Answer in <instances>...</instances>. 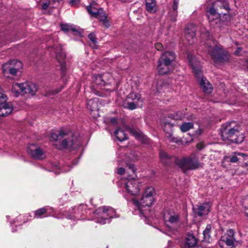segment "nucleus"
I'll return each mask as SVG.
<instances>
[{"mask_svg": "<svg viewBox=\"0 0 248 248\" xmlns=\"http://www.w3.org/2000/svg\"><path fill=\"white\" fill-rule=\"evenodd\" d=\"M246 165H248V164L247 163H246Z\"/></svg>", "mask_w": 248, "mask_h": 248, "instance_id": "obj_55", "label": "nucleus"}, {"mask_svg": "<svg viewBox=\"0 0 248 248\" xmlns=\"http://www.w3.org/2000/svg\"><path fill=\"white\" fill-rule=\"evenodd\" d=\"M175 162L183 170L197 169L202 167V164L195 157H183L181 159L175 158Z\"/></svg>", "mask_w": 248, "mask_h": 248, "instance_id": "obj_9", "label": "nucleus"}, {"mask_svg": "<svg viewBox=\"0 0 248 248\" xmlns=\"http://www.w3.org/2000/svg\"><path fill=\"white\" fill-rule=\"evenodd\" d=\"M51 140L55 141L61 140L58 149H68L75 150L79 147L81 142L79 139L74 135L71 131L66 129H61L58 134L52 133L51 134Z\"/></svg>", "mask_w": 248, "mask_h": 248, "instance_id": "obj_1", "label": "nucleus"}, {"mask_svg": "<svg viewBox=\"0 0 248 248\" xmlns=\"http://www.w3.org/2000/svg\"><path fill=\"white\" fill-rule=\"evenodd\" d=\"M154 192L155 190L154 187L152 186H149L145 189L143 195L146 196L147 197H153Z\"/></svg>", "mask_w": 248, "mask_h": 248, "instance_id": "obj_37", "label": "nucleus"}, {"mask_svg": "<svg viewBox=\"0 0 248 248\" xmlns=\"http://www.w3.org/2000/svg\"><path fill=\"white\" fill-rule=\"evenodd\" d=\"M126 99L131 100V101L139 103V102H142L141 99V95L139 93H131L127 96Z\"/></svg>", "mask_w": 248, "mask_h": 248, "instance_id": "obj_27", "label": "nucleus"}, {"mask_svg": "<svg viewBox=\"0 0 248 248\" xmlns=\"http://www.w3.org/2000/svg\"><path fill=\"white\" fill-rule=\"evenodd\" d=\"M61 29L62 31L64 32H69L72 31L73 32H78L80 34L78 29L75 28L73 25L68 24H62L61 25Z\"/></svg>", "mask_w": 248, "mask_h": 248, "instance_id": "obj_30", "label": "nucleus"}, {"mask_svg": "<svg viewBox=\"0 0 248 248\" xmlns=\"http://www.w3.org/2000/svg\"><path fill=\"white\" fill-rule=\"evenodd\" d=\"M93 14V17L98 19L100 21L105 23L107 21V16L102 8H99L98 11L92 12Z\"/></svg>", "mask_w": 248, "mask_h": 248, "instance_id": "obj_22", "label": "nucleus"}, {"mask_svg": "<svg viewBox=\"0 0 248 248\" xmlns=\"http://www.w3.org/2000/svg\"><path fill=\"white\" fill-rule=\"evenodd\" d=\"M225 248H229V247H227V246H225Z\"/></svg>", "mask_w": 248, "mask_h": 248, "instance_id": "obj_54", "label": "nucleus"}, {"mask_svg": "<svg viewBox=\"0 0 248 248\" xmlns=\"http://www.w3.org/2000/svg\"><path fill=\"white\" fill-rule=\"evenodd\" d=\"M129 168L131 169V170L133 171V172H135V169L133 165H130L129 166Z\"/></svg>", "mask_w": 248, "mask_h": 248, "instance_id": "obj_50", "label": "nucleus"}, {"mask_svg": "<svg viewBox=\"0 0 248 248\" xmlns=\"http://www.w3.org/2000/svg\"><path fill=\"white\" fill-rule=\"evenodd\" d=\"M230 8L227 3L223 1L214 2L212 6L207 10V16L210 25L213 27H218L220 26L221 15H226Z\"/></svg>", "mask_w": 248, "mask_h": 248, "instance_id": "obj_2", "label": "nucleus"}, {"mask_svg": "<svg viewBox=\"0 0 248 248\" xmlns=\"http://www.w3.org/2000/svg\"><path fill=\"white\" fill-rule=\"evenodd\" d=\"M37 90L36 85L29 82L16 83L13 84L11 88V92L16 97L24 95L33 96L36 93Z\"/></svg>", "mask_w": 248, "mask_h": 248, "instance_id": "obj_6", "label": "nucleus"}, {"mask_svg": "<svg viewBox=\"0 0 248 248\" xmlns=\"http://www.w3.org/2000/svg\"><path fill=\"white\" fill-rule=\"evenodd\" d=\"M146 8L147 11L151 13L155 12L156 2L155 0H145Z\"/></svg>", "mask_w": 248, "mask_h": 248, "instance_id": "obj_24", "label": "nucleus"}, {"mask_svg": "<svg viewBox=\"0 0 248 248\" xmlns=\"http://www.w3.org/2000/svg\"><path fill=\"white\" fill-rule=\"evenodd\" d=\"M131 202L133 204L136 206L140 211H142V208L144 207H149L152 205L154 202L153 197L142 196L140 202L136 200L135 199H132Z\"/></svg>", "mask_w": 248, "mask_h": 248, "instance_id": "obj_16", "label": "nucleus"}, {"mask_svg": "<svg viewBox=\"0 0 248 248\" xmlns=\"http://www.w3.org/2000/svg\"><path fill=\"white\" fill-rule=\"evenodd\" d=\"M57 167L58 168L59 170H60V171L62 172H65L69 171L70 170L69 165L67 166H59Z\"/></svg>", "mask_w": 248, "mask_h": 248, "instance_id": "obj_42", "label": "nucleus"}, {"mask_svg": "<svg viewBox=\"0 0 248 248\" xmlns=\"http://www.w3.org/2000/svg\"><path fill=\"white\" fill-rule=\"evenodd\" d=\"M164 219L166 226L171 229H177L181 223L180 215L173 212H165Z\"/></svg>", "mask_w": 248, "mask_h": 248, "instance_id": "obj_11", "label": "nucleus"}, {"mask_svg": "<svg viewBox=\"0 0 248 248\" xmlns=\"http://www.w3.org/2000/svg\"><path fill=\"white\" fill-rule=\"evenodd\" d=\"M185 117V114L181 111H179L176 112L175 115L174 116L173 119L175 120H181Z\"/></svg>", "mask_w": 248, "mask_h": 248, "instance_id": "obj_40", "label": "nucleus"}, {"mask_svg": "<svg viewBox=\"0 0 248 248\" xmlns=\"http://www.w3.org/2000/svg\"><path fill=\"white\" fill-rule=\"evenodd\" d=\"M206 50L208 52L212 58L215 61H221L224 60L226 55L224 51L217 45V42L213 40H208L205 44Z\"/></svg>", "mask_w": 248, "mask_h": 248, "instance_id": "obj_8", "label": "nucleus"}, {"mask_svg": "<svg viewBox=\"0 0 248 248\" xmlns=\"http://www.w3.org/2000/svg\"><path fill=\"white\" fill-rule=\"evenodd\" d=\"M180 130L183 132H186L192 129L193 127V124L192 123H184L179 125Z\"/></svg>", "mask_w": 248, "mask_h": 248, "instance_id": "obj_32", "label": "nucleus"}, {"mask_svg": "<svg viewBox=\"0 0 248 248\" xmlns=\"http://www.w3.org/2000/svg\"><path fill=\"white\" fill-rule=\"evenodd\" d=\"M124 198H125V199H126V200H127V201H128V198H126V195H124Z\"/></svg>", "mask_w": 248, "mask_h": 248, "instance_id": "obj_53", "label": "nucleus"}, {"mask_svg": "<svg viewBox=\"0 0 248 248\" xmlns=\"http://www.w3.org/2000/svg\"><path fill=\"white\" fill-rule=\"evenodd\" d=\"M246 214L248 216V213H246Z\"/></svg>", "mask_w": 248, "mask_h": 248, "instance_id": "obj_56", "label": "nucleus"}, {"mask_svg": "<svg viewBox=\"0 0 248 248\" xmlns=\"http://www.w3.org/2000/svg\"><path fill=\"white\" fill-rule=\"evenodd\" d=\"M233 231L230 230L227 235L222 236L219 242L221 248H233L234 246Z\"/></svg>", "mask_w": 248, "mask_h": 248, "instance_id": "obj_15", "label": "nucleus"}, {"mask_svg": "<svg viewBox=\"0 0 248 248\" xmlns=\"http://www.w3.org/2000/svg\"><path fill=\"white\" fill-rule=\"evenodd\" d=\"M155 46L157 50L161 51L163 50V46L160 43H155Z\"/></svg>", "mask_w": 248, "mask_h": 248, "instance_id": "obj_45", "label": "nucleus"}, {"mask_svg": "<svg viewBox=\"0 0 248 248\" xmlns=\"http://www.w3.org/2000/svg\"><path fill=\"white\" fill-rule=\"evenodd\" d=\"M241 50V48L240 47H238L237 50H236L234 52V54L236 55H238L239 53L240 52Z\"/></svg>", "mask_w": 248, "mask_h": 248, "instance_id": "obj_49", "label": "nucleus"}, {"mask_svg": "<svg viewBox=\"0 0 248 248\" xmlns=\"http://www.w3.org/2000/svg\"><path fill=\"white\" fill-rule=\"evenodd\" d=\"M179 0H173V3L172 6V9L173 11V15L172 16L171 19L173 21H176V17L177 16V8L178 5Z\"/></svg>", "mask_w": 248, "mask_h": 248, "instance_id": "obj_34", "label": "nucleus"}, {"mask_svg": "<svg viewBox=\"0 0 248 248\" xmlns=\"http://www.w3.org/2000/svg\"><path fill=\"white\" fill-rule=\"evenodd\" d=\"M27 152L35 159H42L46 156L43 150L40 148L36 146L34 144L30 145L29 146Z\"/></svg>", "mask_w": 248, "mask_h": 248, "instance_id": "obj_17", "label": "nucleus"}, {"mask_svg": "<svg viewBox=\"0 0 248 248\" xmlns=\"http://www.w3.org/2000/svg\"><path fill=\"white\" fill-rule=\"evenodd\" d=\"M210 206L208 203H204L199 206L197 209V214L201 217L208 214L210 211Z\"/></svg>", "mask_w": 248, "mask_h": 248, "instance_id": "obj_23", "label": "nucleus"}, {"mask_svg": "<svg viewBox=\"0 0 248 248\" xmlns=\"http://www.w3.org/2000/svg\"><path fill=\"white\" fill-rule=\"evenodd\" d=\"M138 104V103L131 101V100L126 98L123 105L125 108L130 110H133L136 108Z\"/></svg>", "mask_w": 248, "mask_h": 248, "instance_id": "obj_29", "label": "nucleus"}, {"mask_svg": "<svg viewBox=\"0 0 248 248\" xmlns=\"http://www.w3.org/2000/svg\"><path fill=\"white\" fill-rule=\"evenodd\" d=\"M50 1L49 0H46V1L42 3V8L43 10L46 9L49 5L50 4Z\"/></svg>", "mask_w": 248, "mask_h": 248, "instance_id": "obj_43", "label": "nucleus"}, {"mask_svg": "<svg viewBox=\"0 0 248 248\" xmlns=\"http://www.w3.org/2000/svg\"><path fill=\"white\" fill-rule=\"evenodd\" d=\"M110 122L112 123H114L116 122V119L115 118H111Z\"/></svg>", "mask_w": 248, "mask_h": 248, "instance_id": "obj_51", "label": "nucleus"}, {"mask_svg": "<svg viewBox=\"0 0 248 248\" xmlns=\"http://www.w3.org/2000/svg\"><path fill=\"white\" fill-rule=\"evenodd\" d=\"M88 38L93 43V45H95L96 43V38L94 33H91L88 35Z\"/></svg>", "mask_w": 248, "mask_h": 248, "instance_id": "obj_41", "label": "nucleus"}, {"mask_svg": "<svg viewBox=\"0 0 248 248\" xmlns=\"http://www.w3.org/2000/svg\"><path fill=\"white\" fill-rule=\"evenodd\" d=\"M93 82L97 85L100 87H103L106 85V82L104 81L102 75H95L93 77Z\"/></svg>", "mask_w": 248, "mask_h": 248, "instance_id": "obj_25", "label": "nucleus"}, {"mask_svg": "<svg viewBox=\"0 0 248 248\" xmlns=\"http://www.w3.org/2000/svg\"><path fill=\"white\" fill-rule=\"evenodd\" d=\"M205 147V145L204 144L203 142H200L198 143L196 145L197 148L199 150L203 149Z\"/></svg>", "mask_w": 248, "mask_h": 248, "instance_id": "obj_44", "label": "nucleus"}, {"mask_svg": "<svg viewBox=\"0 0 248 248\" xmlns=\"http://www.w3.org/2000/svg\"><path fill=\"white\" fill-rule=\"evenodd\" d=\"M159 156L161 161L164 164H167L169 162V160L170 159L166 153L161 152L160 153Z\"/></svg>", "mask_w": 248, "mask_h": 248, "instance_id": "obj_36", "label": "nucleus"}, {"mask_svg": "<svg viewBox=\"0 0 248 248\" xmlns=\"http://www.w3.org/2000/svg\"><path fill=\"white\" fill-rule=\"evenodd\" d=\"M165 137L170 142L178 143L180 141L177 138L172 137V132L170 133V136H168V134H165Z\"/></svg>", "mask_w": 248, "mask_h": 248, "instance_id": "obj_38", "label": "nucleus"}, {"mask_svg": "<svg viewBox=\"0 0 248 248\" xmlns=\"http://www.w3.org/2000/svg\"><path fill=\"white\" fill-rule=\"evenodd\" d=\"M141 187V184L140 180L135 178L127 179L124 186L125 192L132 196L138 195L140 192Z\"/></svg>", "mask_w": 248, "mask_h": 248, "instance_id": "obj_10", "label": "nucleus"}, {"mask_svg": "<svg viewBox=\"0 0 248 248\" xmlns=\"http://www.w3.org/2000/svg\"><path fill=\"white\" fill-rule=\"evenodd\" d=\"M50 54L51 56H55L57 61L60 63V68L62 72L65 70V54L62 51V46L60 45H57L50 47Z\"/></svg>", "mask_w": 248, "mask_h": 248, "instance_id": "obj_13", "label": "nucleus"}, {"mask_svg": "<svg viewBox=\"0 0 248 248\" xmlns=\"http://www.w3.org/2000/svg\"><path fill=\"white\" fill-rule=\"evenodd\" d=\"M186 244L189 247L195 246L197 243V240L193 234H189L186 237Z\"/></svg>", "mask_w": 248, "mask_h": 248, "instance_id": "obj_28", "label": "nucleus"}, {"mask_svg": "<svg viewBox=\"0 0 248 248\" xmlns=\"http://www.w3.org/2000/svg\"><path fill=\"white\" fill-rule=\"evenodd\" d=\"M161 126L166 134H168V136H170V133L172 132L173 127V124L170 121L167 119L162 120Z\"/></svg>", "mask_w": 248, "mask_h": 248, "instance_id": "obj_20", "label": "nucleus"}, {"mask_svg": "<svg viewBox=\"0 0 248 248\" xmlns=\"http://www.w3.org/2000/svg\"><path fill=\"white\" fill-rule=\"evenodd\" d=\"M133 133L137 138L141 140V141L142 143L147 144H150V140L147 137L142 136L141 134L138 133L137 132H135Z\"/></svg>", "mask_w": 248, "mask_h": 248, "instance_id": "obj_33", "label": "nucleus"}, {"mask_svg": "<svg viewBox=\"0 0 248 248\" xmlns=\"http://www.w3.org/2000/svg\"><path fill=\"white\" fill-rule=\"evenodd\" d=\"M125 172V170L123 168H119L117 170V173L120 175H123Z\"/></svg>", "mask_w": 248, "mask_h": 248, "instance_id": "obj_46", "label": "nucleus"}, {"mask_svg": "<svg viewBox=\"0 0 248 248\" xmlns=\"http://www.w3.org/2000/svg\"><path fill=\"white\" fill-rule=\"evenodd\" d=\"M196 26L194 24L188 25L185 30L186 39L189 45H192L196 41Z\"/></svg>", "mask_w": 248, "mask_h": 248, "instance_id": "obj_18", "label": "nucleus"}, {"mask_svg": "<svg viewBox=\"0 0 248 248\" xmlns=\"http://www.w3.org/2000/svg\"><path fill=\"white\" fill-rule=\"evenodd\" d=\"M100 8L95 3H92L89 6H87L86 9L88 13L91 15V16H93V14L92 12L98 11Z\"/></svg>", "mask_w": 248, "mask_h": 248, "instance_id": "obj_31", "label": "nucleus"}, {"mask_svg": "<svg viewBox=\"0 0 248 248\" xmlns=\"http://www.w3.org/2000/svg\"><path fill=\"white\" fill-rule=\"evenodd\" d=\"M187 59L193 71L197 78L200 88L206 93H211L213 91V87L209 82L202 76L200 62L193 55L189 54Z\"/></svg>", "mask_w": 248, "mask_h": 248, "instance_id": "obj_4", "label": "nucleus"}, {"mask_svg": "<svg viewBox=\"0 0 248 248\" xmlns=\"http://www.w3.org/2000/svg\"><path fill=\"white\" fill-rule=\"evenodd\" d=\"M47 211V209L43 207L42 208H40L34 212V217L39 218H42L43 217V216L46 213Z\"/></svg>", "mask_w": 248, "mask_h": 248, "instance_id": "obj_35", "label": "nucleus"}, {"mask_svg": "<svg viewBox=\"0 0 248 248\" xmlns=\"http://www.w3.org/2000/svg\"><path fill=\"white\" fill-rule=\"evenodd\" d=\"M87 206L84 204H81L78 207H75L73 209L74 215H68L67 217L69 219H73L74 217L78 220L80 219L82 215H84L87 213Z\"/></svg>", "mask_w": 248, "mask_h": 248, "instance_id": "obj_19", "label": "nucleus"}, {"mask_svg": "<svg viewBox=\"0 0 248 248\" xmlns=\"http://www.w3.org/2000/svg\"><path fill=\"white\" fill-rule=\"evenodd\" d=\"M13 110L12 106L7 102V96L0 93V116H6Z\"/></svg>", "mask_w": 248, "mask_h": 248, "instance_id": "obj_14", "label": "nucleus"}, {"mask_svg": "<svg viewBox=\"0 0 248 248\" xmlns=\"http://www.w3.org/2000/svg\"><path fill=\"white\" fill-rule=\"evenodd\" d=\"M93 214L95 221L101 224L109 223L110 218L118 217L114 209L108 206L100 207L97 209Z\"/></svg>", "mask_w": 248, "mask_h": 248, "instance_id": "obj_7", "label": "nucleus"}, {"mask_svg": "<svg viewBox=\"0 0 248 248\" xmlns=\"http://www.w3.org/2000/svg\"><path fill=\"white\" fill-rule=\"evenodd\" d=\"M114 135L120 141H123L127 139L126 134L121 128L117 129L114 132Z\"/></svg>", "mask_w": 248, "mask_h": 248, "instance_id": "obj_26", "label": "nucleus"}, {"mask_svg": "<svg viewBox=\"0 0 248 248\" xmlns=\"http://www.w3.org/2000/svg\"><path fill=\"white\" fill-rule=\"evenodd\" d=\"M175 59L173 52L166 51L163 53L158 61L157 70L160 75H166L172 70V62Z\"/></svg>", "mask_w": 248, "mask_h": 248, "instance_id": "obj_5", "label": "nucleus"}, {"mask_svg": "<svg viewBox=\"0 0 248 248\" xmlns=\"http://www.w3.org/2000/svg\"><path fill=\"white\" fill-rule=\"evenodd\" d=\"M79 0H70V4L71 6H76L79 2Z\"/></svg>", "mask_w": 248, "mask_h": 248, "instance_id": "obj_48", "label": "nucleus"}, {"mask_svg": "<svg viewBox=\"0 0 248 248\" xmlns=\"http://www.w3.org/2000/svg\"><path fill=\"white\" fill-rule=\"evenodd\" d=\"M240 126L232 121L222 125L221 135L225 141L241 143L244 140V135L240 131Z\"/></svg>", "mask_w": 248, "mask_h": 248, "instance_id": "obj_3", "label": "nucleus"}, {"mask_svg": "<svg viewBox=\"0 0 248 248\" xmlns=\"http://www.w3.org/2000/svg\"><path fill=\"white\" fill-rule=\"evenodd\" d=\"M87 108L90 110V113H92L98 109V99L94 98L89 100L87 103Z\"/></svg>", "mask_w": 248, "mask_h": 248, "instance_id": "obj_21", "label": "nucleus"}, {"mask_svg": "<svg viewBox=\"0 0 248 248\" xmlns=\"http://www.w3.org/2000/svg\"><path fill=\"white\" fill-rule=\"evenodd\" d=\"M238 161V158L236 156H232L230 158V162L232 163H236Z\"/></svg>", "mask_w": 248, "mask_h": 248, "instance_id": "obj_47", "label": "nucleus"}, {"mask_svg": "<svg viewBox=\"0 0 248 248\" xmlns=\"http://www.w3.org/2000/svg\"><path fill=\"white\" fill-rule=\"evenodd\" d=\"M53 2L54 3H59L62 0H52Z\"/></svg>", "mask_w": 248, "mask_h": 248, "instance_id": "obj_52", "label": "nucleus"}, {"mask_svg": "<svg viewBox=\"0 0 248 248\" xmlns=\"http://www.w3.org/2000/svg\"><path fill=\"white\" fill-rule=\"evenodd\" d=\"M210 230L211 226L210 225H207L205 230L203 232L204 239L208 240L210 237L209 234L210 233Z\"/></svg>", "mask_w": 248, "mask_h": 248, "instance_id": "obj_39", "label": "nucleus"}, {"mask_svg": "<svg viewBox=\"0 0 248 248\" xmlns=\"http://www.w3.org/2000/svg\"><path fill=\"white\" fill-rule=\"evenodd\" d=\"M22 67V64L20 61L13 60L2 65V72L5 77L9 74L15 76Z\"/></svg>", "mask_w": 248, "mask_h": 248, "instance_id": "obj_12", "label": "nucleus"}]
</instances>
